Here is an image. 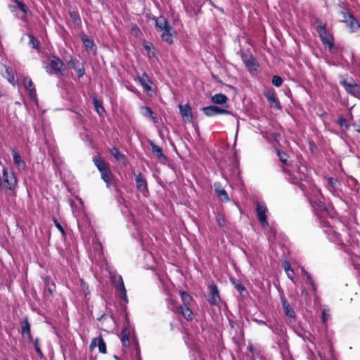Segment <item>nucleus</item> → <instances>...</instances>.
Returning <instances> with one entry per match:
<instances>
[{"label":"nucleus","mask_w":360,"mask_h":360,"mask_svg":"<svg viewBox=\"0 0 360 360\" xmlns=\"http://www.w3.org/2000/svg\"><path fill=\"white\" fill-rule=\"evenodd\" d=\"M13 157L14 164L16 165V167H18V169L25 168V164L22 161L20 155L18 152L13 150Z\"/></svg>","instance_id":"f704fd0d"},{"label":"nucleus","mask_w":360,"mask_h":360,"mask_svg":"<svg viewBox=\"0 0 360 360\" xmlns=\"http://www.w3.org/2000/svg\"><path fill=\"white\" fill-rule=\"evenodd\" d=\"M81 39L87 51H91L94 48H96L94 40L88 37L86 35L84 34L82 36Z\"/></svg>","instance_id":"bb28decb"},{"label":"nucleus","mask_w":360,"mask_h":360,"mask_svg":"<svg viewBox=\"0 0 360 360\" xmlns=\"http://www.w3.org/2000/svg\"><path fill=\"white\" fill-rule=\"evenodd\" d=\"M179 110L180 113L184 121H187L188 122H192L193 120V115H192V109L188 104L186 105H179Z\"/></svg>","instance_id":"aec40b11"},{"label":"nucleus","mask_w":360,"mask_h":360,"mask_svg":"<svg viewBox=\"0 0 360 360\" xmlns=\"http://www.w3.org/2000/svg\"><path fill=\"white\" fill-rule=\"evenodd\" d=\"M311 205L313 212L319 220L320 226L323 229L326 228L323 231L326 233L328 238L335 243H340V234L333 230L327 220L328 217L334 218L338 214L333 204H311Z\"/></svg>","instance_id":"f257e3e1"},{"label":"nucleus","mask_w":360,"mask_h":360,"mask_svg":"<svg viewBox=\"0 0 360 360\" xmlns=\"http://www.w3.org/2000/svg\"><path fill=\"white\" fill-rule=\"evenodd\" d=\"M342 15V21L345 22L349 27L351 32H354L360 28V22L349 13L345 11L341 12Z\"/></svg>","instance_id":"9b49d317"},{"label":"nucleus","mask_w":360,"mask_h":360,"mask_svg":"<svg viewBox=\"0 0 360 360\" xmlns=\"http://www.w3.org/2000/svg\"><path fill=\"white\" fill-rule=\"evenodd\" d=\"M69 15L72 21V22L77 25L79 26L82 24L81 18L79 17V15L78 12L77 11H69Z\"/></svg>","instance_id":"4c0bfd02"},{"label":"nucleus","mask_w":360,"mask_h":360,"mask_svg":"<svg viewBox=\"0 0 360 360\" xmlns=\"http://www.w3.org/2000/svg\"><path fill=\"white\" fill-rule=\"evenodd\" d=\"M142 114L146 116V117H148L150 118H151L154 123H157L158 122V117H157V115L156 114L151 110L150 108L149 107H147V106H145V107H142Z\"/></svg>","instance_id":"2f4dec72"},{"label":"nucleus","mask_w":360,"mask_h":360,"mask_svg":"<svg viewBox=\"0 0 360 360\" xmlns=\"http://www.w3.org/2000/svg\"><path fill=\"white\" fill-rule=\"evenodd\" d=\"M235 288L240 293V295H243V292L246 290L240 282H238L237 285H235Z\"/></svg>","instance_id":"4d7b16f0"},{"label":"nucleus","mask_w":360,"mask_h":360,"mask_svg":"<svg viewBox=\"0 0 360 360\" xmlns=\"http://www.w3.org/2000/svg\"><path fill=\"white\" fill-rule=\"evenodd\" d=\"M6 72L8 75V77H7L8 81L11 84H14L15 77H14V75L12 72V71L10 70L9 68H6Z\"/></svg>","instance_id":"603ef678"},{"label":"nucleus","mask_w":360,"mask_h":360,"mask_svg":"<svg viewBox=\"0 0 360 360\" xmlns=\"http://www.w3.org/2000/svg\"><path fill=\"white\" fill-rule=\"evenodd\" d=\"M354 126L356 127V131L360 133V121L359 123L354 124Z\"/></svg>","instance_id":"338daca9"},{"label":"nucleus","mask_w":360,"mask_h":360,"mask_svg":"<svg viewBox=\"0 0 360 360\" xmlns=\"http://www.w3.org/2000/svg\"><path fill=\"white\" fill-rule=\"evenodd\" d=\"M110 281L114 286L115 291L119 294L120 298L125 304H127L129 300L127 295V290L124 287L122 277L116 273H110Z\"/></svg>","instance_id":"39448f33"},{"label":"nucleus","mask_w":360,"mask_h":360,"mask_svg":"<svg viewBox=\"0 0 360 360\" xmlns=\"http://www.w3.org/2000/svg\"><path fill=\"white\" fill-rule=\"evenodd\" d=\"M211 100L215 104H224L228 101V98L225 94H217L212 96Z\"/></svg>","instance_id":"c756f323"},{"label":"nucleus","mask_w":360,"mask_h":360,"mask_svg":"<svg viewBox=\"0 0 360 360\" xmlns=\"http://www.w3.org/2000/svg\"><path fill=\"white\" fill-rule=\"evenodd\" d=\"M268 327L276 335H281L283 333L282 326L278 323L268 325Z\"/></svg>","instance_id":"58836bf2"},{"label":"nucleus","mask_w":360,"mask_h":360,"mask_svg":"<svg viewBox=\"0 0 360 360\" xmlns=\"http://www.w3.org/2000/svg\"><path fill=\"white\" fill-rule=\"evenodd\" d=\"M181 300L183 302L182 305H190L191 302H192L193 299L190 295H188L185 291H181L180 292Z\"/></svg>","instance_id":"a19ab883"},{"label":"nucleus","mask_w":360,"mask_h":360,"mask_svg":"<svg viewBox=\"0 0 360 360\" xmlns=\"http://www.w3.org/2000/svg\"><path fill=\"white\" fill-rule=\"evenodd\" d=\"M210 295L207 298V301L211 305H217L220 302L219 292L216 285H210L209 286Z\"/></svg>","instance_id":"dca6fc26"},{"label":"nucleus","mask_w":360,"mask_h":360,"mask_svg":"<svg viewBox=\"0 0 360 360\" xmlns=\"http://www.w3.org/2000/svg\"><path fill=\"white\" fill-rule=\"evenodd\" d=\"M302 271L304 274V276L307 277V279L308 280L310 285L311 283H314V281L312 276H311V274L309 272H307L304 268H302Z\"/></svg>","instance_id":"6e6d98bb"},{"label":"nucleus","mask_w":360,"mask_h":360,"mask_svg":"<svg viewBox=\"0 0 360 360\" xmlns=\"http://www.w3.org/2000/svg\"><path fill=\"white\" fill-rule=\"evenodd\" d=\"M301 295L304 296V297H307L308 296L307 291L305 289H302L301 291Z\"/></svg>","instance_id":"774afa93"},{"label":"nucleus","mask_w":360,"mask_h":360,"mask_svg":"<svg viewBox=\"0 0 360 360\" xmlns=\"http://www.w3.org/2000/svg\"><path fill=\"white\" fill-rule=\"evenodd\" d=\"M327 183L328 186L334 191L338 189V187L340 186V182L338 181V180L332 177H329L327 179Z\"/></svg>","instance_id":"79ce46f5"},{"label":"nucleus","mask_w":360,"mask_h":360,"mask_svg":"<svg viewBox=\"0 0 360 360\" xmlns=\"http://www.w3.org/2000/svg\"><path fill=\"white\" fill-rule=\"evenodd\" d=\"M338 124L343 130H347L349 127L347 120L342 116L338 118Z\"/></svg>","instance_id":"a18cd8bd"},{"label":"nucleus","mask_w":360,"mask_h":360,"mask_svg":"<svg viewBox=\"0 0 360 360\" xmlns=\"http://www.w3.org/2000/svg\"><path fill=\"white\" fill-rule=\"evenodd\" d=\"M340 83L348 94L356 97L360 96V85L356 84L352 78L349 80L342 79Z\"/></svg>","instance_id":"6e6552de"},{"label":"nucleus","mask_w":360,"mask_h":360,"mask_svg":"<svg viewBox=\"0 0 360 360\" xmlns=\"http://www.w3.org/2000/svg\"><path fill=\"white\" fill-rule=\"evenodd\" d=\"M29 44L31 45L34 49H38L39 48V41L32 34L29 35Z\"/></svg>","instance_id":"49530a36"},{"label":"nucleus","mask_w":360,"mask_h":360,"mask_svg":"<svg viewBox=\"0 0 360 360\" xmlns=\"http://www.w3.org/2000/svg\"><path fill=\"white\" fill-rule=\"evenodd\" d=\"M262 134L263 136L269 142L271 139H274L277 143H279L280 141L281 134L278 133H271L270 134H267V133L262 132Z\"/></svg>","instance_id":"ea45409f"},{"label":"nucleus","mask_w":360,"mask_h":360,"mask_svg":"<svg viewBox=\"0 0 360 360\" xmlns=\"http://www.w3.org/2000/svg\"><path fill=\"white\" fill-rule=\"evenodd\" d=\"M135 182L137 189L144 195H146L148 191L146 178L141 173H139L136 176Z\"/></svg>","instance_id":"2eb2a0df"},{"label":"nucleus","mask_w":360,"mask_h":360,"mask_svg":"<svg viewBox=\"0 0 360 360\" xmlns=\"http://www.w3.org/2000/svg\"><path fill=\"white\" fill-rule=\"evenodd\" d=\"M162 33H166V34H171V33H176L174 30V28L171 25L168 26V28H166L163 31H160Z\"/></svg>","instance_id":"680f3d73"},{"label":"nucleus","mask_w":360,"mask_h":360,"mask_svg":"<svg viewBox=\"0 0 360 360\" xmlns=\"http://www.w3.org/2000/svg\"><path fill=\"white\" fill-rule=\"evenodd\" d=\"M283 267L285 273L292 269L291 268L290 263L289 262H288V261H285L283 263Z\"/></svg>","instance_id":"bf43d9fd"},{"label":"nucleus","mask_w":360,"mask_h":360,"mask_svg":"<svg viewBox=\"0 0 360 360\" xmlns=\"http://www.w3.org/2000/svg\"><path fill=\"white\" fill-rule=\"evenodd\" d=\"M203 113L208 117L214 116L217 115H231V112L226 109L219 108L216 105H210L203 107L202 108Z\"/></svg>","instance_id":"f8f14e48"},{"label":"nucleus","mask_w":360,"mask_h":360,"mask_svg":"<svg viewBox=\"0 0 360 360\" xmlns=\"http://www.w3.org/2000/svg\"><path fill=\"white\" fill-rule=\"evenodd\" d=\"M174 34V33H171V34L162 33L161 38L164 41H165L168 44H172L174 43V39H173Z\"/></svg>","instance_id":"c03bdc74"},{"label":"nucleus","mask_w":360,"mask_h":360,"mask_svg":"<svg viewBox=\"0 0 360 360\" xmlns=\"http://www.w3.org/2000/svg\"><path fill=\"white\" fill-rule=\"evenodd\" d=\"M53 223L56 226V227L60 231V232L62 233V235H65V231L61 226V224L58 221V220L56 218H53Z\"/></svg>","instance_id":"864d4df0"},{"label":"nucleus","mask_w":360,"mask_h":360,"mask_svg":"<svg viewBox=\"0 0 360 360\" xmlns=\"http://www.w3.org/2000/svg\"><path fill=\"white\" fill-rule=\"evenodd\" d=\"M240 58L250 72L257 70L259 63L250 51L241 53Z\"/></svg>","instance_id":"0eeeda50"},{"label":"nucleus","mask_w":360,"mask_h":360,"mask_svg":"<svg viewBox=\"0 0 360 360\" xmlns=\"http://www.w3.org/2000/svg\"><path fill=\"white\" fill-rule=\"evenodd\" d=\"M286 274L289 279H290L292 281H294L295 277V274L293 269L286 272Z\"/></svg>","instance_id":"e2e57ef3"},{"label":"nucleus","mask_w":360,"mask_h":360,"mask_svg":"<svg viewBox=\"0 0 360 360\" xmlns=\"http://www.w3.org/2000/svg\"><path fill=\"white\" fill-rule=\"evenodd\" d=\"M45 70L50 75L61 77L63 76V72L66 70V66L62 60L58 56H53L51 58L49 65L45 67Z\"/></svg>","instance_id":"20e7f679"},{"label":"nucleus","mask_w":360,"mask_h":360,"mask_svg":"<svg viewBox=\"0 0 360 360\" xmlns=\"http://www.w3.org/2000/svg\"><path fill=\"white\" fill-rule=\"evenodd\" d=\"M44 291L45 295H46V292H49L50 296H53L54 292L56 291V285L53 283L50 282V279L48 277L44 278Z\"/></svg>","instance_id":"393cba45"},{"label":"nucleus","mask_w":360,"mask_h":360,"mask_svg":"<svg viewBox=\"0 0 360 360\" xmlns=\"http://www.w3.org/2000/svg\"><path fill=\"white\" fill-rule=\"evenodd\" d=\"M264 233L268 236L269 239L274 238L276 235V229L269 224L267 231H264Z\"/></svg>","instance_id":"de8ad7c7"},{"label":"nucleus","mask_w":360,"mask_h":360,"mask_svg":"<svg viewBox=\"0 0 360 360\" xmlns=\"http://www.w3.org/2000/svg\"><path fill=\"white\" fill-rule=\"evenodd\" d=\"M311 289H312V290H313L314 293V294H316V291H317V288H316V285L315 282H314V283H311Z\"/></svg>","instance_id":"69168bd1"},{"label":"nucleus","mask_w":360,"mask_h":360,"mask_svg":"<svg viewBox=\"0 0 360 360\" xmlns=\"http://www.w3.org/2000/svg\"><path fill=\"white\" fill-rule=\"evenodd\" d=\"M271 82L275 86L279 87L283 84V79L281 77L275 75L272 77Z\"/></svg>","instance_id":"3c124183"},{"label":"nucleus","mask_w":360,"mask_h":360,"mask_svg":"<svg viewBox=\"0 0 360 360\" xmlns=\"http://www.w3.org/2000/svg\"><path fill=\"white\" fill-rule=\"evenodd\" d=\"M186 344L190 348L191 358L192 360H205L200 352V346L196 343L189 344L188 341H186Z\"/></svg>","instance_id":"4468645a"},{"label":"nucleus","mask_w":360,"mask_h":360,"mask_svg":"<svg viewBox=\"0 0 360 360\" xmlns=\"http://www.w3.org/2000/svg\"><path fill=\"white\" fill-rule=\"evenodd\" d=\"M72 212L77 219L78 224L85 223L87 221L86 214L83 204H70Z\"/></svg>","instance_id":"9d476101"},{"label":"nucleus","mask_w":360,"mask_h":360,"mask_svg":"<svg viewBox=\"0 0 360 360\" xmlns=\"http://www.w3.org/2000/svg\"><path fill=\"white\" fill-rule=\"evenodd\" d=\"M75 70L76 71L79 78H81L85 74V70L83 66H82L79 68H76V70Z\"/></svg>","instance_id":"13d9d810"},{"label":"nucleus","mask_w":360,"mask_h":360,"mask_svg":"<svg viewBox=\"0 0 360 360\" xmlns=\"http://www.w3.org/2000/svg\"><path fill=\"white\" fill-rule=\"evenodd\" d=\"M111 155L116 159L117 161L124 160L125 155L120 152L118 148L113 147L110 150Z\"/></svg>","instance_id":"e433bc0d"},{"label":"nucleus","mask_w":360,"mask_h":360,"mask_svg":"<svg viewBox=\"0 0 360 360\" xmlns=\"http://www.w3.org/2000/svg\"><path fill=\"white\" fill-rule=\"evenodd\" d=\"M143 46L144 49L146 51L148 56L149 58H154L156 55L155 48L153 46L152 43L144 41L143 42Z\"/></svg>","instance_id":"cd10ccee"},{"label":"nucleus","mask_w":360,"mask_h":360,"mask_svg":"<svg viewBox=\"0 0 360 360\" xmlns=\"http://www.w3.org/2000/svg\"><path fill=\"white\" fill-rule=\"evenodd\" d=\"M134 345L136 346V359H137V360H141V349H140L139 345L138 344V341L136 340H134Z\"/></svg>","instance_id":"5fc2aeb1"},{"label":"nucleus","mask_w":360,"mask_h":360,"mask_svg":"<svg viewBox=\"0 0 360 360\" xmlns=\"http://www.w3.org/2000/svg\"><path fill=\"white\" fill-rule=\"evenodd\" d=\"M32 342H33L34 349H35L37 354H38V356L41 359L44 358V356L43 352H41V350L40 349V347H39V338H37L34 340L32 339Z\"/></svg>","instance_id":"37998d69"},{"label":"nucleus","mask_w":360,"mask_h":360,"mask_svg":"<svg viewBox=\"0 0 360 360\" xmlns=\"http://www.w3.org/2000/svg\"><path fill=\"white\" fill-rule=\"evenodd\" d=\"M125 207L127 209H128L129 210V212H131V217H132V221H133V224L134 225V226L137 229L138 231H139V225L137 224V220L135 219L134 217V214L131 212V211L129 210V207L128 206H125Z\"/></svg>","instance_id":"052dcab7"},{"label":"nucleus","mask_w":360,"mask_h":360,"mask_svg":"<svg viewBox=\"0 0 360 360\" xmlns=\"http://www.w3.org/2000/svg\"><path fill=\"white\" fill-rule=\"evenodd\" d=\"M68 66L72 68V69H74V70H76V65H75V61L71 59L68 62Z\"/></svg>","instance_id":"0e129e2a"},{"label":"nucleus","mask_w":360,"mask_h":360,"mask_svg":"<svg viewBox=\"0 0 360 360\" xmlns=\"http://www.w3.org/2000/svg\"><path fill=\"white\" fill-rule=\"evenodd\" d=\"M13 1L17 4L19 9H20L24 13L25 15H26L28 13L29 8L24 3H22V1H20L18 0H13Z\"/></svg>","instance_id":"09e8293b"},{"label":"nucleus","mask_w":360,"mask_h":360,"mask_svg":"<svg viewBox=\"0 0 360 360\" xmlns=\"http://www.w3.org/2000/svg\"><path fill=\"white\" fill-rule=\"evenodd\" d=\"M265 96L271 108L278 110H281L282 108L279 101L276 97V93L274 90H269L266 91Z\"/></svg>","instance_id":"f3484780"},{"label":"nucleus","mask_w":360,"mask_h":360,"mask_svg":"<svg viewBox=\"0 0 360 360\" xmlns=\"http://www.w3.org/2000/svg\"><path fill=\"white\" fill-rule=\"evenodd\" d=\"M316 30L319 34L320 39L323 44V46L326 48L328 47L329 50H331L334 47V38L330 32L326 30V24L323 23L320 19H316Z\"/></svg>","instance_id":"7ed1b4c3"},{"label":"nucleus","mask_w":360,"mask_h":360,"mask_svg":"<svg viewBox=\"0 0 360 360\" xmlns=\"http://www.w3.org/2000/svg\"><path fill=\"white\" fill-rule=\"evenodd\" d=\"M93 103L94 105V108L96 111L99 115H103L105 112V108L103 105V103L101 100L97 99L96 98H94Z\"/></svg>","instance_id":"473e14b6"},{"label":"nucleus","mask_w":360,"mask_h":360,"mask_svg":"<svg viewBox=\"0 0 360 360\" xmlns=\"http://www.w3.org/2000/svg\"><path fill=\"white\" fill-rule=\"evenodd\" d=\"M149 144L151 147L153 153L155 154L159 160H167V157L164 155L162 149L160 146L156 145L152 141H149Z\"/></svg>","instance_id":"5701e85b"},{"label":"nucleus","mask_w":360,"mask_h":360,"mask_svg":"<svg viewBox=\"0 0 360 360\" xmlns=\"http://www.w3.org/2000/svg\"><path fill=\"white\" fill-rule=\"evenodd\" d=\"M4 182L2 183L4 186L11 191H13L17 186V179L13 172H8L7 168L4 167L2 172Z\"/></svg>","instance_id":"1a4fd4ad"},{"label":"nucleus","mask_w":360,"mask_h":360,"mask_svg":"<svg viewBox=\"0 0 360 360\" xmlns=\"http://www.w3.org/2000/svg\"><path fill=\"white\" fill-rule=\"evenodd\" d=\"M21 335L22 337L27 340L28 342H32V336L31 335V326L27 317H23L20 320Z\"/></svg>","instance_id":"ddd939ff"},{"label":"nucleus","mask_w":360,"mask_h":360,"mask_svg":"<svg viewBox=\"0 0 360 360\" xmlns=\"http://www.w3.org/2000/svg\"><path fill=\"white\" fill-rule=\"evenodd\" d=\"M155 22V27L158 31H163L170 25L168 20L162 15L159 17H153L152 18Z\"/></svg>","instance_id":"412c9836"},{"label":"nucleus","mask_w":360,"mask_h":360,"mask_svg":"<svg viewBox=\"0 0 360 360\" xmlns=\"http://www.w3.org/2000/svg\"><path fill=\"white\" fill-rule=\"evenodd\" d=\"M268 209L265 204H257L256 214L257 218L261 224L262 228L264 231H267L269 227V222L267 221Z\"/></svg>","instance_id":"423d86ee"},{"label":"nucleus","mask_w":360,"mask_h":360,"mask_svg":"<svg viewBox=\"0 0 360 360\" xmlns=\"http://www.w3.org/2000/svg\"><path fill=\"white\" fill-rule=\"evenodd\" d=\"M120 338L123 347H127L129 346V331L127 328H124L122 330Z\"/></svg>","instance_id":"72a5a7b5"},{"label":"nucleus","mask_w":360,"mask_h":360,"mask_svg":"<svg viewBox=\"0 0 360 360\" xmlns=\"http://www.w3.org/2000/svg\"><path fill=\"white\" fill-rule=\"evenodd\" d=\"M96 344L98 345V350L101 353H106V345L104 340L101 337L94 338L91 343V347H94Z\"/></svg>","instance_id":"b1692460"},{"label":"nucleus","mask_w":360,"mask_h":360,"mask_svg":"<svg viewBox=\"0 0 360 360\" xmlns=\"http://www.w3.org/2000/svg\"><path fill=\"white\" fill-rule=\"evenodd\" d=\"M190 305H181L176 307L174 311L181 314L187 321L193 319V313L189 307Z\"/></svg>","instance_id":"a211bd4d"},{"label":"nucleus","mask_w":360,"mask_h":360,"mask_svg":"<svg viewBox=\"0 0 360 360\" xmlns=\"http://www.w3.org/2000/svg\"><path fill=\"white\" fill-rule=\"evenodd\" d=\"M24 85L25 89L29 91L30 96L32 98L36 95V90L32 81L30 78H25L24 79Z\"/></svg>","instance_id":"7c9ffc66"},{"label":"nucleus","mask_w":360,"mask_h":360,"mask_svg":"<svg viewBox=\"0 0 360 360\" xmlns=\"http://www.w3.org/2000/svg\"><path fill=\"white\" fill-rule=\"evenodd\" d=\"M299 169L300 172H302V174L299 173L297 176L290 175L289 177V181L291 184L297 185L302 190H303L304 185L302 184V181L305 179V176L303 172L301 170L300 167Z\"/></svg>","instance_id":"4be33fe9"},{"label":"nucleus","mask_w":360,"mask_h":360,"mask_svg":"<svg viewBox=\"0 0 360 360\" xmlns=\"http://www.w3.org/2000/svg\"><path fill=\"white\" fill-rule=\"evenodd\" d=\"M214 188L216 195L221 201H227L229 200L228 193L223 188L221 183L215 182L214 184Z\"/></svg>","instance_id":"6ab92c4d"},{"label":"nucleus","mask_w":360,"mask_h":360,"mask_svg":"<svg viewBox=\"0 0 360 360\" xmlns=\"http://www.w3.org/2000/svg\"><path fill=\"white\" fill-rule=\"evenodd\" d=\"M282 305H283V308L285 316H287L290 318H295V311L285 300H282Z\"/></svg>","instance_id":"c85d7f7f"},{"label":"nucleus","mask_w":360,"mask_h":360,"mask_svg":"<svg viewBox=\"0 0 360 360\" xmlns=\"http://www.w3.org/2000/svg\"><path fill=\"white\" fill-rule=\"evenodd\" d=\"M274 150L280 161L285 165H288V155L285 152L276 147L274 148Z\"/></svg>","instance_id":"c9c22d12"},{"label":"nucleus","mask_w":360,"mask_h":360,"mask_svg":"<svg viewBox=\"0 0 360 360\" xmlns=\"http://www.w3.org/2000/svg\"><path fill=\"white\" fill-rule=\"evenodd\" d=\"M93 162L100 172L101 179L106 184L107 187H110L112 184L113 174L109 167V165L100 155L94 156Z\"/></svg>","instance_id":"f03ea898"},{"label":"nucleus","mask_w":360,"mask_h":360,"mask_svg":"<svg viewBox=\"0 0 360 360\" xmlns=\"http://www.w3.org/2000/svg\"><path fill=\"white\" fill-rule=\"evenodd\" d=\"M138 79L144 90L146 91L150 90V86L148 85V84L151 83V81L149 76L146 73H143L141 76H139Z\"/></svg>","instance_id":"a878e982"},{"label":"nucleus","mask_w":360,"mask_h":360,"mask_svg":"<svg viewBox=\"0 0 360 360\" xmlns=\"http://www.w3.org/2000/svg\"><path fill=\"white\" fill-rule=\"evenodd\" d=\"M216 220L220 226H225V218L224 215L221 212H217L216 214Z\"/></svg>","instance_id":"8fccbe9b"}]
</instances>
